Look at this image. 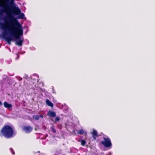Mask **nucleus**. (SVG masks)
<instances>
[{"label": "nucleus", "instance_id": "obj_1", "mask_svg": "<svg viewBox=\"0 0 155 155\" xmlns=\"http://www.w3.org/2000/svg\"><path fill=\"white\" fill-rule=\"evenodd\" d=\"M0 0V29L4 31L2 33V37L10 45L11 41H15L12 30V24L15 18L9 14L12 6L14 5L15 0Z\"/></svg>", "mask_w": 155, "mask_h": 155}, {"label": "nucleus", "instance_id": "obj_2", "mask_svg": "<svg viewBox=\"0 0 155 155\" xmlns=\"http://www.w3.org/2000/svg\"><path fill=\"white\" fill-rule=\"evenodd\" d=\"M13 26V35L15 38V43L16 45L21 46L24 41L23 38H21L20 36L23 34L22 27L18 21L15 19L14 20Z\"/></svg>", "mask_w": 155, "mask_h": 155}, {"label": "nucleus", "instance_id": "obj_3", "mask_svg": "<svg viewBox=\"0 0 155 155\" xmlns=\"http://www.w3.org/2000/svg\"><path fill=\"white\" fill-rule=\"evenodd\" d=\"M13 134V130L10 126H5L2 129L1 131L0 136H4L6 138H9L11 137Z\"/></svg>", "mask_w": 155, "mask_h": 155}, {"label": "nucleus", "instance_id": "obj_4", "mask_svg": "<svg viewBox=\"0 0 155 155\" xmlns=\"http://www.w3.org/2000/svg\"><path fill=\"white\" fill-rule=\"evenodd\" d=\"M104 141H101V144L105 147L111 148L112 146V143L110 139L108 138L104 137Z\"/></svg>", "mask_w": 155, "mask_h": 155}, {"label": "nucleus", "instance_id": "obj_5", "mask_svg": "<svg viewBox=\"0 0 155 155\" xmlns=\"http://www.w3.org/2000/svg\"><path fill=\"white\" fill-rule=\"evenodd\" d=\"M32 128L30 126H25L23 127V130L25 133H28L32 131Z\"/></svg>", "mask_w": 155, "mask_h": 155}, {"label": "nucleus", "instance_id": "obj_6", "mask_svg": "<svg viewBox=\"0 0 155 155\" xmlns=\"http://www.w3.org/2000/svg\"><path fill=\"white\" fill-rule=\"evenodd\" d=\"M4 107L6 108H7L10 110V108L12 107V105L11 104H8L7 102H5L4 103Z\"/></svg>", "mask_w": 155, "mask_h": 155}, {"label": "nucleus", "instance_id": "obj_7", "mask_svg": "<svg viewBox=\"0 0 155 155\" xmlns=\"http://www.w3.org/2000/svg\"><path fill=\"white\" fill-rule=\"evenodd\" d=\"M15 14L16 15H19L21 13V10L18 7H15L14 8Z\"/></svg>", "mask_w": 155, "mask_h": 155}, {"label": "nucleus", "instance_id": "obj_8", "mask_svg": "<svg viewBox=\"0 0 155 155\" xmlns=\"http://www.w3.org/2000/svg\"><path fill=\"white\" fill-rule=\"evenodd\" d=\"M91 134L94 140L96 139V137H98L97 131L94 129L93 130V132L91 133Z\"/></svg>", "mask_w": 155, "mask_h": 155}, {"label": "nucleus", "instance_id": "obj_9", "mask_svg": "<svg viewBox=\"0 0 155 155\" xmlns=\"http://www.w3.org/2000/svg\"><path fill=\"white\" fill-rule=\"evenodd\" d=\"M48 116L52 117H55L56 116L55 113L53 111H49L48 113Z\"/></svg>", "mask_w": 155, "mask_h": 155}, {"label": "nucleus", "instance_id": "obj_10", "mask_svg": "<svg viewBox=\"0 0 155 155\" xmlns=\"http://www.w3.org/2000/svg\"><path fill=\"white\" fill-rule=\"evenodd\" d=\"M46 102L47 104L49 106L51 107H53V104L49 100L47 99L46 101Z\"/></svg>", "mask_w": 155, "mask_h": 155}, {"label": "nucleus", "instance_id": "obj_11", "mask_svg": "<svg viewBox=\"0 0 155 155\" xmlns=\"http://www.w3.org/2000/svg\"><path fill=\"white\" fill-rule=\"evenodd\" d=\"M40 117L43 118V116L42 115H40L39 116L38 115H36L35 116L34 118L36 120H38Z\"/></svg>", "mask_w": 155, "mask_h": 155}, {"label": "nucleus", "instance_id": "obj_12", "mask_svg": "<svg viewBox=\"0 0 155 155\" xmlns=\"http://www.w3.org/2000/svg\"><path fill=\"white\" fill-rule=\"evenodd\" d=\"M25 17V15L24 13L20 14L19 16V18L20 19H23Z\"/></svg>", "mask_w": 155, "mask_h": 155}, {"label": "nucleus", "instance_id": "obj_13", "mask_svg": "<svg viewBox=\"0 0 155 155\" xmlns=\"http://www.w3.org/2000/svg\"><path fill=\"white\" fill-rule=\"evenodd\" d=\"M78 133L81 134H83L84 133L83 130V129H81L79 130L78 132Z\"/></svg>", "mask_w": 155, "mask_h": 155}, {"label": "nucleus", "instance_id": "obj_14", "mask_svg": "<svg viewBox=\"0 0 155 155\" xmlns=\"http://www.w3.org/2000/svg\"><path fill=\"white\" fill-rule=\"evenodd\" d=\"M81 144L82 146H84L86 143V142L84 140H82L81 141Z\"/></svg>", "mask_w": 155, "mask_h": 155}, {"label": "nucleus", "instance_id": "obj_15", "mask_svg": "<svg viewBox=\"0 0 155 155\" xmlns=\"http://www.w3.org/2000/svg\"><path fill=\"white\" fill-rule=\"evenodd\" d=\"M59 120H60V118L58 117H56L55 118V120L56 121H59Z\"/></svg>", "mask_w": 155, "mask_h": 155}, {"label": "nucleus", "instance_id": "obj_16", "mask_svg": "<svg viewBox=\"0 0 155 155\" xmlns=\"http://www.w3.org/2000/svg\"><path fill=\"white\" fill-rule=\"evenodd\" d=\"M51 129H52V131L53 132L55 133L56 132V130L55 129H54L52 127H51Z\"/></svg>", "mask_w": 155, "mask_h": 155}, {"label": "nucleus", "instance_id": "obj_17", "mask_svg": "<svg viewBox=\"0 0 155 155\" xmlns=\"http://www.w3.org/2000/svg\"><path fill=\"white\" fill-rule=\"evenodd\" d=\"M10 150H11V152H12V154L14 155L15 154V153L14 152H13L12 151V148H10Z\"/></svg>", "mask_w": 155, "mask_h": 155}, {"label": "nucleus", "instance_id": "obj_18", "mask_svg": "<svg viewBox=\"0 0 155 155\" xmlns=\"http://www.w3.org/2000/svg\"><path fill=\"white\" fill-rule=\"evenodd\" d=\"M2 104V102L0 101V105H1Z\"/></svg>", "mask_w": 155, "mask_h": 155}, {"label": "nucleus", "instance_id": "obj_19", "mask_svg": "<svg viewBox=\"0 0 155 155\" xmlns=\"http://www.w3.org/2000/svg\"><path fill=\"white\" fill-rule=\"evenodd\" d=\"M19 57V56L18 55H17V59H18Z\"/></svg>", "mask_w": 155, "mask_h": 155}]
</instances>
